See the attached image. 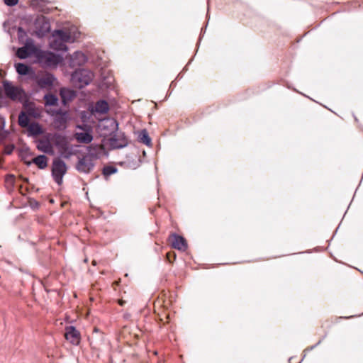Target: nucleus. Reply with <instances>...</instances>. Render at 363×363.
<instances>
[{
  "mask_svg": "<svg viewBox=\"0 0 363 363\" xmlns=\"http://www.w3.org/2000/svg\"><path fill=\"white\" fill-rule=\"evenodd\" d=\"M79 36V33L72 30H57L50 38V46L56 50H66V43H73Z\"/></svg>",
  "mask_w": 363,
  "mask_h": 363,
  "instance_id": "f257e3e1",
  "label": "nucleus"
},
{
  "mask_svg": "<svg viewBox=\"0 0 363 363\" xmlns=\"http://www.w3.org/2000/svg\"><path fill=\"white\" fill-rule=\"evenodd\" d=\"M16 56L22 60L34 57L35 62H42L45 59V51L36 46L31 39H28L23 47L17 50Z\"/></svg>",
  "mask_w": 363,
  "mask_h": 363,
  "instance_id": "f03ea898",
  "label": "nucleus"
},
{
  "mask_svg": "<svg viewBox=\"0 0 363 363\" xmlns=\"http://www.w3.org/2000/svg\"><path fill=\"white\" fill-rule=\"evenodd\" d=\"M32 6L38 11L42 12L38 15L34 21L35 33L39 38L45 36V16L44 15L45 1L43 0H33Z\"/></svg>",
  "mask_w": 363,
  "mask_h": 363,
  "instance_id": "7ed1b4c3",
  "label": "nucleus"
},
{
  "mask_svg": "<svg viewBox=\"0 0 363 363\" xmlns=\"http://www.w3.org/2000/svg\"><path fill=\"white\" fill-rule=\"evenodd\" d=\"M93 78V72L85 69L76 70L72 74V82L79 88H82L88 85L92 81Z\"/></svg>",
  "mask_w": 363,
  "mask_h": 363,
  "instance_id": "20e7f679",
  "label": "nucleus"
},
{
  "mask_svg": "<svg viewBox=\"0 0 363 363\" xmlns=\"http://www.w3.org/2000/svg\"><path fill=\"white\" fill-rule=\"evenodd\" d=\"M52 177L55 182L61 185L63 176L67 172V166L65 162L60 158H55L52 164Z\"/></svg>",
  "mask_w": 363,
  "mask_h": 363,
  "instance_id": "39448f33",
  "label": "nucleus"
},
{
  "mask_svg": "<svg viewBox=\"0 0 363 363\" xmlns=\"http://www.w3.org/2000/svg\"><path fill=\"white\" fill-rule=\"evenodd\" d=\"M47 113L50 114L54 117L53 125L55 128L63 129L66 126L67 120V113L66 111H62L61 108H48Z\"/></svg>",
  "mask_w": 363,
  "mask_h": 363,
  "instance_id": "423d86ee",
  "label": "nucleus"
},
{
  "mask_svg": "<svg viewBox=\"0 0 363 363\" xmlns=\"http://www.w3.org/2000/svg\"><path fill=\"white\" fill-rule=\"evenodd\" d=\"M168 240L171 247L175 250L185 252L188 249V242L186 238L177 233H170Z\"/></svg>",
  "mask_w": 363,
  "mask_h": 363,
  "instance_id": "0eeeda50",
  "label": "nucleus"
},
{
  "mask_svg": "<svg viewBox=\"0 0 363 363\" xmlns=\"http://www.w3.org/2000/svg\"><path fill=\"white\" fill-rule=\"evenodd\" d=\"M55 144L56 146L61 148H64L67 144V141L65 137L59 134H48L47 133V154L52 155V145Z\"/></svg>",
  "mask_w": 363,
  "mask_h": 363,
  "instance_id": "6e6552de",
  "label": "nucleus"
},
{
  "mask_svg": "<svg viewBox=\"0 0 363 363\" xmlns=\"http://www.w3.org/2000/svg\"><path fill=\"white\" fill-rule=\"evenodd\" d=\"M2 85L6 96L12 101L18 99L23 92L22 89L13 86L12 83L8 80H4Z\"/></svg>",
  "mask_w": 363,
  "mask_h": 363,
  "instance_id": "1a4fd4ad",
  "label": "nucleus"
},
{
  "mask_svg": "<svg viewBox=\"0 0 363 363\" xmlns=\"http://www.w3.org/2000/svg\"><path fill=\"white\" fill-rule=\"evenodd\" d=\"M65 338L71 344L78 345L80 343V333L75 326L69 325L65 328Z\"/></svg>",
  "mask_w": 363,
  "mask_h": 363,
  "instance_id": "9d476101",
  "label": "nucleus"
},
{
  "mask_svg": "<svg viewBox=\"0 0 363 363\" xmlns=\"http://www.w3.org/2000/svg\"><path fill=\"white\" fill-rule=\"evenodd\" d=\"M94 167L93 160L90 156H84L79 159L77 164V169L83 173H89Z\"/></svg>",
  "mask_w": 363,
  "mask_h": 363,
  "instance_id": "9b49d317",
  "label": "nucleus"
},
{
  "mask_svg": "<svg viewBox=\"0 0 363 363\" xmlns=\"http://www.w3.org/2000/svg\"><path fill=\"white\" fill-rule=\"evenodd\" d=\"M86 60L85 55L80 52H74L69 55V65L72 67L83 65Z\"/></svg>",
  "mask_w": 363,
  "mask_h": 363,
  "instance_id": "f8f14e48",
  "label": "nucleus"
},
{
  "mask_svg": "<svg viewBox=\"0 0 363 363\" xmlns=\"http://www.w3.org/2000/svg\"><path fill=\"white\" fill-rule=\"evenodd\" d=\"M63 61V57L60 54H55L51 52H47V68L56 67Z\"/></svg>",
  "mask_w": 363,
  "mask_h": 363,
  "instance_id": "ddd939ff",
  "label": "nucleus"
},
{
  "mask_svg": "<svg viewBox=\"0 0 363 363\" xmlns=\"http://www.w3.org/2000/svg\"><path fill=\"white\" fill-rule=\"evenodd\" d=\"M15 68L16 72L19 75L28 76L29 78H33L35 77V72L32 69V68L23 63H16L15 64Z\"/></svg>",
  "mask_w": 363,
  "mask_h": 363,
  "instance_id": "4468645a",
  "label": "nucleus"
},
{
  "mask_svg": "<svg viewBox=\"0 0 363 363\" xmlns=\"http://www.w3.org/2000/svg\"><path fill=\"white\" fill-rule=\"evenodd\" d=\"M109 111V105L105 100H99L98 101L94 107L91 108V113L94 114L95 113L100 114L107 113Z\"/></svg>",
  "mask_w": 363,
  "mask_h": 363,
  "instance_id": "2eb2a0df",
  "label": "nucleus"
},
{
  "mask_svg": "<svg viewBox=\"0 0 363 363\" xmlns=\"http://www.w3.org/2000/svg\"><path fill=\"white\" fill-rule=\"evenodd\" d=\"M62 103L66 106L70 102L75 96L76 94L74 91L66 88H61L60 91Z\"/></svg>",
  "mask_w": 363,
  "mask_h": 363,
  "instance_id": "dca6fc26",
  "label": "nucleus"
},
{
  "mask_svg": "<svg viewBox=\"0 0 363 363\" xmlns=\"http://www.w3.org/2000/svg\"><path fill=\"white\" fill-rule=\"evenodd\" d=\"M23 108L26 110V113L30 117L38 118L40 116V111L35 107L33 103H25Z\"/></svg>",
  "mask_w": 363,
  "mask_h": 363,
  "instance_id": "f3484780",
  "label": "nucleus"
},
{
  "mask_svg": "<svg viewBox=\"0 0 363 363\" xmlns=\"http://www.w3.org/2000/svg\"><path fill=\"white\" fill-rule=\"evenodd\" d=\"M27 128L28 136L35 138L43 133V128L38 123H31Z\"/></svg>",
  "mask_w": 363,
  "mask_h": 363,
  "instance_id": "a211bd4d",
  "label": "nucleus"
},
{
  "mask_svg": "<svg viewBox=\"0 0 363 363\" xmlns=\"http://www.w3.org/2000/svg\"><path fill=\"white\" fill-rule=\"evenodd\" d=\"M76 140L81 143L88 144L93 140V136L89 133L82 132L77 133L74 135Z\"/></svg>",
  "mask_w": 363,
  "mask_h": 363,
  "instance_id": "6ab92c4d",
  "label": "nucleus"
},
{
  "mask_svg": "<svg viewBox=\"0 0 363 363\" xmlns=\"http://www.w3.org/2000/svg\"><path fill=\"white\" fill-rule=\"evenodd\" d=\"M104 146L102 145H90L89 147V154L87 156H90L91 158L93 160V158H97L99 155L101 153V152L104 150Z\"/></svg>",
  "mask_w": 363,
  "mask_h": 363,
  "instance_id": "aec40b11",
  "label": "nucleus"
},
{
  "mask_svg": "<svg viewBox=\"0 0 363 363\" xmlns=\"http://www.w3.org/2000/svg\"><path fill=\"white\" fill-rule=\"evenodd\" d=\"M138 140L140 143H142L149 147L151 146V145H152L151 138H150L148 133L145 129L142 130L139 133Z\"/></svg>",
  "mask_w": 363,
  "mask_h": 363,
  "instance_id": "412c9836",
  "label": "nucleus"
},
{
  "mask_svg": "<svg viewBox=\"0 0 363 363\" xmlns=\"http://www.w3.org/2000/svg\"><path fill=\"white\" fill-rule=\"evenodd\" d=\"M18 125L22 128H27L29 123V116L26 111H21L18 116Z\"/></svg>",
  "mask_w": 363,
  "mask_h": 363,
  "instance_id": "4be33fe9",
  "label": "nucleus"
},
{
  "mask_svg": "<svg viewBox=\"0 0 363 363\" xmlns=\"http://www.w3.org/2000/svg\"><path fill=\"white\" fill-rule=\"evenodd\" d=\"M5 186L9 191H11L13 189L16 177L13 174H7L4 179Z\"/></svg>",
  "mask_w": 363,
  "mask_h": 363,
  "instance_id": "5701e85b",
  "label": "nucleus"
},
{
  "mask_svg": "<svg viewBox=\"0 0 363 363\" xmlns=\"http://www.w3.org/2000/svg\"><path fill=\"white\" fill-rule=\"evenodd\" d=\"M32 163L37 165L40 169L45 168V155H39L32 158Z\"/></svg>",
  "mask_w": 363,
  "mask_h": 363,
  "instance_id": "b1692460",
  "label": "nucleus"
},
{
  "mask_svg": "<svg viewBox=\"0 0 363 363\" xmlns=\"http://www.w3.org/2000/svg\"><path fill=\"white\" fill-rule=\"evenodd\" d=\"M36 82L37 86L39 89L45 88V77L38 78L36 75L33 78H30Z\"/></svg>",
  "mask_w": 363,
  "mask_h": 363,
  "instance_id": "393cba45",
  "label": "nucleus"
},
{
  "mask_svg": "<svg viewBox=\"0 0 363 363\" xmlns=\"http://www.w3.org/2000/svg\"><path fill=\"white\" fill-rule=\"evenodd\" d=\"M117 172V168L113 166H106L103 169V174L108 177L110 175L116 173Z\"/></svg>",
  "mask_w": 363,
  "mask_h": 363,
  "instance_id": "a878e982",
  "label": "nucleus"
},
{
  "mask_svg": "<svg viewBox=\"0 0 363 363\" xmlns=\"http://www.w3.org/2000/svg\"><path fill=\"white\" fill-rule=\"evenodd\" d=\"M57 101L56 96L47 92V106L57 105Z\"/></svg>",
  "mask_w": 363,
  "mask_h": 363,
  "instance_id": "bb28decb",
  "label": "nucleus"
},
{
  "mask_svg": "<svg viewBox=\"0 0 363 363\" xmlns=\"http://www.w3.org/2000/svg\"><path fill=\"white\" fill-rule=\"evenodd\" d=\"M21 159L27 165L32 164V155L28 152H21Z\"/></svg>",
  "mask_w": 363,
  "mask_h": 363,
  "instance_id": "cd10ccee",
  "label": "nucleus"
},
{
  "mask_svg": "<svg viewBox=\"0 0 363 363\" xmlns=\"http://www.w3.org/2000/svg\"><path fill=\"white\" fill-rule=\"evenodd\" d=\"M177 259V254L174 252H169L166 254V259L167 261L172 264Z\"/></svg>",
  "mask_w": 363,
  "mask_h": 363,
  "instance_id": "c85d7f7f",
  "label": "nucleus"
},
{
  "mask_svg": "<svg viewBox=\"0 0 363 363\" xmlns=\"http://www.w3.org/2000/svg\"><path fill=\"white\" fill-rule=\"evenodd\" d=\"M55 81V78L53 77V75L47 72V89L48 86L53 85Z\"/></svg>",
  "mask_w": 363,
  "mask_h": 363,
  "instance_id": "c756f323",
  "label": "nucleus"
},
{
  "mask_svg": "<svg viewBox=\"0 0 363 363\" xmlns=\"http://www.w3.org/2000/svg\"><path fill=\"white\" fill-rule=\"evenodd\" d=\"M29 206H30V208L33 210H37L39 208L40 204V203L35 200V199H30L29 200Z\"/></svg>",
  "mask_w": 363,
  "mask_h": 363,
  "instance_id": "7c9ffc66",
  "label": "nucleus"
},
{
  "mask_svg": "<svg viewBox=\"0 0 363 363\" xmlns=\"http://www.w3.org/2000/svg\"><path fill=\"white\" fill-rule=\"evenodd\" d=\"M15 148L14 145H7L4 147V152L6 155H11Z\"/></svg>",
  "mask_w": 363,
  "mask_h": 363,
  "instance_id": "2f4dec72",
  "label": "nucleus"
},
{
  "mask_svg": "<svg viewBox=\"0 0 363 363\" xmlns=\"http://www.w3.org/2000/svg\"><path fill=\"white\" fill-rule=\"evenodd\" d=\"M4 3L8 6H14L18 4V0H4Z\"/></svg>",
  "mask_w": 363,
  "mask_h": 363,
  "instance_id": "473e14b6",
  "label": "nucleus"
},
{
  "mask_svg": "<svg viewBox=\"0 0 363 363\" xmlns=\"http://www.w3.org/2000/svg\"><path fill=\"white\" fill-rule=\"evenodd\" d=\"M37 147L42 152H45V140H41L37 145Z\"/></svg>",
  "mask_w": 363,
  "mask_h": 363,
  "instance_id": "72a5a7b5",
  "label": "nucleus"
},
{
  "mask_svg": "<svg viewBox=\"0 0 363 363\" xmlns=\"http://www.w3.org/2000/svg\"><path fill=\"white\" fill-rule=\"evenodd\" d=\"M325 336H323L315 345H312L311 347H307L305 350H304V352H308V351H311L313 350V349H315L318 345H319L321 342L323 341V340L325 338Z\"/></svg>",
  "mask_w": 363,
  "mask_h": 363,
  "instance_id": "f704fd0d",
  "label": "nucleus"
},
{
  "mask_svg": "<svg viewBox=\"0 0 363 363\" xmlns=\"http://www.w3.org/2000/svg\"><path fill=\"white\" fill-rule=\"evenodd\" d=\"M5 126V121L3 117L0 116V130H2Z\"/></svg>",
  "mask_w": 363,
  "mask_h": 363,
  "instance_id": "c9c22d12",
  "label": "nucleus"
},
{
  "mask_svg": "<svg viewBox=\"0 0 363 363\" xmlns=\"http://www.w3.org/2000/svg\"><path fill=\"white\" fill-rule=\"evenodd\" d=\"M6 136V133H0V140H4Z\"/></svg>",
  "mask_w": 363,
  "mask_h": 363,
  "instance_id": "e433bc0d",
  "label": "nucleus"
},
{
  "mask_svg": "<svg viewBox=\"0 0 363 363\" xmlns=\"http://www.w3.org/2000/svg\"><path fill=\"white\" fill-rule=\"evenodd\" d=\"M294 359V358L293 357H290V358L289 359V363H294V362H292V359Z\"/></svg>",
  "mask_w": 363,
  "mask_h": 363,
  "instance_id": "4c0bfd02",
  "label": "nucleus"
},
{
  "mask_svg": "<svg viewBox=\"0 0 363 363\" xmlns=\"http://www.w3.org/2000/svg\"><path fill=\"white\" fill-rule=\"evenodd\" d=\"M51 9H52L51 8L47 6V9H46L47 13H48Z\"/></svg>",
  "mask_w": 363,
  "mask_h": 363,
  "instance_id": "58836bf2",
  "label": "nucleus"
},
{
  "mask_svg": "<svg viewBox=\"0 0 363 363\" xmlns=\"http://www.w3.org/2000/svg\"><path fill=\"white\" fill-rule=\"evenodd\" d=\"M305 357H306V354H304L303 355L302 359H301V361H300V362H298V363H301V362L303 361V359L305 358Z\"/></svg>",
  "mask_w": 363,
  "mask_h": 363,
  "instance_id": "ea45409f",
  "label": "nucleus"
},
{
  "mask_svg": "<svg viewBox=\"0 0 363 363\" xmlns=\"http://www.w3.org/2000/svg\"><path fill=\"white\" fill-rule=\"evenodd\" d=\"M92 264L93 265H96V260H93L92 261Z\"/></svg>",
  "mask_w": 363,
  "mask_h": 363,
  "instance_id": "a19ab883",
  "label": "nucleus"
},
{
  "mask_svg": "<svg viewBox=\"0 0 363 363\" xmlns=\"http://www.w3.org/2000/svg\"><path fill=\"white\" fill-rule=\"evenodd\" d=\"M49 201H50V203H54V200H53L52 199H50L49 200Z\"/></svg>",
  "mask_w": 363,
  "mask_h": 363,
  "instance_id": "79ce46f5",
  "label": "nucleus"
},
{
  "mask_svg": "<svg viewBox=\"0 0 363 363\" xmlns=\"http://www.w3.org/2000/svg\"><path fill=\"white\" fill-rule=\"evenodd\" d=\"M353 317H354L353 315H351V316H350V317H344V318H346V319H347V318H353Z\"/></svg>",
  "mask_w": 363,
  "mask_h": 363,
  "instance_id": "37998d69",
  "label": "nucleus"
},
{
  "mask_svg": "<svg viewBox=\"0 0 363 363\" xmlns=\"http://www.w3.org/2000/svg\"><path fill=\"white\" fill-rule=\"evenodd\" d=\"M336 230H338V228H336ZM337 230H335V233L333 234V237H334L335 234L336 233Z\"/></svg>",
  "mask_w": 363,
  "mask_h": 363,
  "instance_id": "c03bdc74",
  "label": "nucleus"
}]
</instances>
